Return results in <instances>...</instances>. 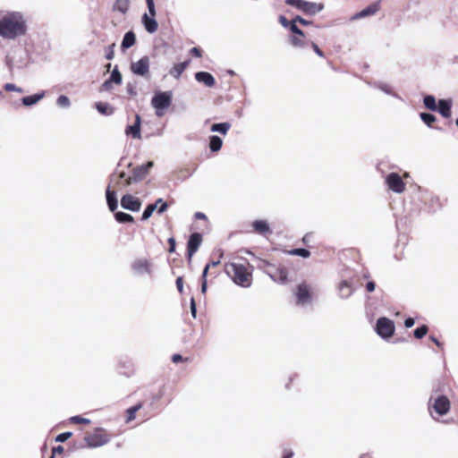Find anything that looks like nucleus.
<instances>
[{"instance_id": "obj_1", "label": "nucleus", "mask_w": 458, "mask_h": 458, "mask_svg": "<svg viewBox=\"0 0 458 458\" xmlns=\"http://www.w3.org/2000/svg\"><path fill=\"white\" fill-rule=\"evenodd\" d=\"M27 24L23 15L12 12L0 18V36L6 39H15L26 34Z\"/></svg>"}, {"instance_id": "obj_2", "label": "nucleus", "mask_w": 458, "mask_h": 458, "mask_svg": "<svg viewBox=\"0 0 458 458\" xmlns=\"http://www.w3.org/2000/svg\"><path fill=\"white\" fill-rule=\"evenodd\" d=\"M173 101V92L157 91L151 99V106L155 109L157 116L161 117L165 114V111L171 106Z\"/></svg>"}, {"instance_id": "obj_3", "label": "nucleus", "mask_w": 458, "mask_h": 458, "mask_svg": "<svg viewBox=\"0 0 458 458\" xmlns=\"http://www.w3.org/2000/svg\"><path fill=\"white\" fill-rule=\"evenodd\" d=\"M227 273L232 275V278L236 284L242 287H249L250 285V275L243 265L232 263Z\"/></svg>"}, {"instance_id": "obj_4", "label": "nucleus", "mask_w": 458, "mask_h": 458, "mask_svg": "<svg viewBox=\"0 0 458 458\" xmlns=\"http://www.w3.org/2000/svg\"><path fill=\"white\" fill-rule=\"evenodd\" d=\"M375 330L381 338L388 339L394 334V323L388 318L381 317L376 322Z\"/></svg>"}, {"instance_id": "obj_5", "label": "nucleus", "mask_w": 458, "mask_h": 458, "mask_svg": "<svg viewBox=\"0 0 458 458\" xmlns=\"http://www.w3.org/2000/svg\"><path fill=\"white\" fill-rule=\"evenodd\" d=\"M84 440L89 447L96 448L107 444L110 439L102 428H98L95 433L86 436Z\"/></svg>"}, {"instance_id": "obj_6", "label": "nucleus", "mask_w": 458, "mask_h": 458, "mask_svg": "<svg viewBox=\"0 0 458 458\" xmlns=\"http://www.w3.org/2000/svg\"><path fill=\"white\" fill-rule=\"evenodd\" d=\"M153 161H148L146 164L136 166L132 171V176H129L126 179V185L129 186L133 182H138L143 180L149 173V170L153 167Z\"/></svg>"}, {"instance_id": "obj_7", "label": "nucleus", "mask_w": 458, "mask_h": 458, "mask_svg": "<svg viewBox=\"0 0 458 458\" xmlns=\"http://www.w3.org/2000/svg\"><path fill=\"white\" fill-rule=\"evenodd\" d=\"M131 71L133 74L143 78L149 77V57L144 55L137 62L131 64Z\"/></svg>"}, {"instance_id": "obj_8", "label": "nucleus", "mask_w": 458, "mask_h": 458, "mask_svg": "<svg viewBox=\"0 0 458 458\" xmlns=\"http://www.w3.org/2000/svg\"><path fill=\"white\" fill-rule=\"evenodd\" d=\"M132 272L136 276L151 275L152 265L147 259H136L131 265Z\"/></svg>"}, {"instance_id": "obj_9", "label": "nucleus", "mask_w": 458, "mask_h": 458, "mask_svg": "<svg viewBox=\"0 0 458 458\" xmlns=\"http://www.w3.org/2000/svg\"><path fill=\"white\" fill-rule=\"evenodd\" d=\"M386 183L389 190L395 193H402L405 189V183L397 173H390L386 177Z\"/></svg>"}, {"instance_id": "obj_10", "label": "nucleus", "mask_w": 458, "mask_h": 458, "mask_svg": "<svg viewBox=\"0 0 458 458\" xmlns=\"http://www.w3.org/2000/svg\"><path fill=\"white\" fill-rule=\"evenodd\" d=\"M202 242V235L199 233H193L190 235L187 242L188 261L191 262L192 256L198 251Z\"/></svg>"}, {"instance_id": "obj_11", "label": "nucleus", "mask_w": 458, "mask_h": 458, "mask_svg": "<svg viewBox=\"0 0 458 458\" xmlns=\"http://www.w3.org/2000/svg\"><path fill=\"white\" fill-rule=\"evenodd\" d=\"M121 206L123 209L137 212L140 209L141 201L131 194H125L121 199Z\"/></svg>"}, {"instance_id": "obj_12", "label": "nucleus", "mask_w": 458, "mask_h": 458, "mask_svg": "<svg viewBox=\"0 0 458 458\" xmlns=\"http://www.w3.org/2000/svg\"><path fill=\"white\" fill-rule=\"evenodd\" d=\"M266 266L271 267V270L267 271V275L271 277L275 282H279L281 284H285L287 281V270L284 267H276L271 265L267 261H263Z\"/></svg>"}, {"instance_id": "obj_13", "label": "nucleus", "mask_w": 458, "mask_h": 458, "mask_svg": "<svg viewBox=\"0 0 458 458\" xmlns=\"http://www.w3.org/2000/svg\"><path fill=\"white\" fill-rule=\"evenodd\" d=\"M450 405L449 399L445 395L441 394L435 399L432 408L438 415L443 416L449 412Z\"/></svg>"}, {"instance_id": "obj_14", "label": "nucleus", "mask_w": 458, "mask_h": 458, "mask_svg": "<svg viewBox=\"0 0 458 458\" xmlns=\"http://www.w3.org/2000/svg\"><path fill=\"white\" fill-rule=\"evenodd\" d=\"M379 9H380L379 2H375V3L368 5L361 11L354 13L352 16H351L350 21H357V20H360L362 18L372 16L375 13H377L379 11Z\"/></svg>"}, {"instance_id": "obj_15", "label": "nucleus", "mask_w": 458, "mask_h": 458, "mask_svg": "<svg viewBox=\"0 0 458 458\" xmlns=\"http://www.w3.org/2000/svg\"><path fill=\"white\" fill-rule=\"evenodd\" d=\"M297 304L298 305H305L311 301V295L310 292V288L306 284H300L297 286V291L295 293Z\"/></svg>"}, {"instance_id": "obj_16", "label": "nucleus", "mask_w": 458, "mask_h": 458, "mask_svg": "<svg viewBox=\"0 0 458 458\" xmlns=\"http://www.w3.org/2000/svg\"><path fill=\"white\" fill-rule=\"evenodd\" d=\"M140 125H141L140 115L136 114L134 123L131 125L126 126L125 131H124L125 134L127 136H131L133 139H140L141 138Z\"/></svg>"}, {"instance_id": "obj_17", "label": "nucleus", "mask_w": 458, "mask_h": 458, "mask_svg": "<svg viewBox=\"0 0 458 458\" xmlns=\"http://www.w3.org/2000/svg\"><path fill=\"white\" fill-rule=\"evenodd\" d=\"M337 291L338 296L343 300H346L352 296L354 289L348 280H342L337 285Z\"/></svg>"}, {"instance_id": "obj_18", "label": "nucleus", "mask_w": 458, "mask_h": 458, "mask_svg": "<svg viewBox=\"0 0 458 458\" xmlns=\"http://www.w3.org/2000/svg\"><path fill=\"white\" fill-rule=\"evenodd\" d=\"M452 105L451 99H439L436 112H438L444 118H449L452 114Z\"/></svg>"}, {"instance_id": "obj_19", "label": "nucleus", "mask_w": 458, "mask_h": 458, "mask_svg": "<svg viewBox=\"0 0 458 458\" xmlns=\"http://www.w3.org/2000/svg\"><path fill=\"white\" fill-rule=\"evenodd\" d=\"M142 24L145 28V30L150 33L153 34L157 30L158 23L155 19V16H152L151 14L148 15V13H144L141 17Z\"/></svg>"}, {"instance_id": "obj_20", "label": "nucleus", "mask_w": 458, "mask_h": 458, "mask_svg": "<svg viewBox=\"0 0 458 458\" xmlns=\"http://www.w3.org/2000/svg\"><path fill=\"white\" fill-rule=\"evenodd\" d=\"M195 80L207 87H213L216 83L214 76L208 72H198L195 73Z\"/></svg>"}, {"instance_id": "obj_21", "label": "nucleus", "mask_w": 458, "mask_h": 458, "mask_svg": "<svg viewBox=\"0 0 458 458\" xmlns=\"http://www.w3.org/2000/svg\"><path fill=\"white\" fill-rule=\"evenodd\" d=\"M106 199L109 209L114 212L118 208V200L114 191L111 190V186L108 185L106 191Z\"/></svg>"}, {"instance_id": "obj_22", "label": "nucleus", "mask_w": 458, "mask_h": 458, "mask_svg": "<svg viewBox=\"0 0 458 458\" xmlns=\"http://www.w3.org/2000/svg\"><path fill=\"white\" fill-rule=\"evenodd\" d=\"M324 9V4L319 3L309 2L306 1L304 4L303 13L306 15H315L320 13Z\"/></svg>"}, {"instance_id": "obj_23", "label": "nucleus", "mask_w": 458, "mask_h": 458, "mask_svg": "<svg viewBox=\"0 0 458 458\" xmlns=\"http://www.w3.org/2000/svg\"><path fill=\"white\" fill-rule=\"evenodd\" d=\"M45 91H40V92H38L34 95H30V96H26V97H23L21 98V103L25 106H31L35 104H37L38 101H40L42 98H44L45 97Z\"/></svg>"}, {"instance_id": "obj_24", "label": "nucleus", "mask_w": 458, "mask_h": 458, "mask_svg": "<svg viewBox=\"0 0 458 458\" xmlns=\"http://www.w3.org/2000/svg\"><path fill=\"white\" fill-rule=\"evenodd\" d=\"M136 42V35L132 30L127 31L122 40L121 48L126 50L131 47Z\"/></svg>"}, {"instance_id": "obj_25", "label": "nucleus", "mask_w": 458, "mask_h": 458, "mask_svg": "<svg viewBox=\"0 0 458 458\" xmlns=\"http://www.w3.org/2000/svg\"><path fill=\"white\" fill-rule=\"evenodd\" d=\"M190 61L182 62L174 64L169 71V74L173 76L174 79H179L182 73L189 65Z\"/></svg>"}, {"instance_id": "obj_26", "label": "nucleus", "mask_w": 458, "mask_h": 458, "mask_svg": "<svg viewBox=\"0 0 458 458\" xmlns=\"http://www.w3.org/2000/svg\"><path fill=\"white\" fill-rule=\"evenodd\" d=\"M223 146V140L217 135H211L208 138V148L211 152H218Z\"/></svg>"}, {"instance_id": "obj_27", "label": "nucleus", "mask_w": 458, "mask_h": 458, "mask_svg": "<svg viewBox=\"0 0 458 458\" xmlns=\"http://www.w3.org/2000/svg\"><path fill=\"white\" fill-rule=\"evenodd\" d=\"M231 128V123L227 122L213 123L210 127L212 132H219L223 135H226Z\"/></svg>"}, {"instance_id": "obj_28", "label": "nucleus", "mask_w": 458, "mask_h": 458, "mask_svg": "<svg viewBox=\"0 0 458 458\" xmlns=\"http://www.w3.org/2000/svg\"><path fill=\"white\" fill-rule=\"evenodd\" d=\"M252 226L256 232L261 234L270 232L269 225L265 220H255L252 223Z\"/></svg>"}, {"instance_id": "obj_29", "label": "nucleus", "mask_w": 458, "mask_h": 458, "mask_svg": "<svg viewBox=\"0 0 458 458\" xmlns=\"http://www.w3.org/2000/svg\"><path fill=\"white\" fill-rule=\"evenodd\" d=\"M374 86H375L377 89H380L381 91H383L384 93H386V94H387V95H390V96H393V97H394V98H396L401 99L400 96H399L397 93H395V92L392 89L391 86H389L388 84L384 83V82H375V83H374Z\"/></svg>"}, {"instance_id": "obj_30", "label": "nucleus", "mask_w": 458, "mask_h": 458, "mask_svg": "<svg viewBox=\"0 0 458 458\" xmlns=\"http://www.w3.org/2000/svg\"><path fill=\"white\" fill-rule=\"evenodd\" d=\"M130 0H115L113 9L125 14L129 9Z\"/></svg>"}, {"instance_id": "obj_31", "label": "nucleus", "mask_w": 458, "mask_h": 458, "mask_svg": "<svg viewBox=\"0 0 458 458\" xmlns=\"http://www.w3.org/2000/svg\"><path fill=\"white\" fill-rule=\"evenodd\" d=\"M114 217H115V220L118 223H121V224L133 223L134 222V218H133V216L131 215H130L128 213H125V212H123V211L115 212L114 213Z\"/></svg>"}, {"instance_id": "obj_32", "label": "nucleus", "mask_w": 458, "mask_h": 458, "mask_svg": "<svg viewBox=\"0 0 458 458\" xmlns=\"http://www.w3.org/2000/svg\"><path fill=\"white\" fill-rule=\"evenodd\" d=\"M423 104L428 110L436 112L437 103L436 101V98L433 95H426L423 98Z\"/></svg>"}, {"instance_id": "obj_33", "label": "nucleus", "mask_w": 458, "mask_h": 458, "mask_svg": "<svg viewBox=\"0 0 458 458\" xmlns=\"http://www.w3.org/2000/svg\"><path fill=\"white\" fill-rule=\"evenodd\" d=\"M420 117L421 121L429 128H431L432 123L437 121V117L431 113L422 112L420 114Z\"/></svg>"}, {"instance_id": "obj_34", "label": "nucleus", "mask_w": 458, "mask_h": 458, "mask_svg": "<svg viewBox=\"0 0 458 458\" xmlns=\"http://www.w3.org/2000/svg\"><path fill=\"white\" fill-rule=\"evenodd\" d=\"M96 108L101 114L107 115L113 113V108H111L107 103L97 102Z\"/></svg>"}, {"instance_id": "obj_35", "label": "nucleus", "mask_w": 458, "mask_h": 458, "mask_svg": "<svg viewBox=\"0 0 458 458\" xmlns=\"http://www.w3.org/2000/svg\"><path fill=\"white\" fill-rule=\"evenodd\" d=\"M290 255L299 256L301 258H309L310 256V251L304 248H295L288 251Z\"/></svg>"}, {"instance_id": "obj_36", "label": "nucleus", "mask_w": 458, "mask_h": 458, "mask_svg": "<svg viewBox=\"0 0 458 458\" xmlns=\"http://www.w3.org/2000/svg\"><path fill=\"white\" fill-rule=\"evenodd\" d=\"M287 29H289V30H290V31H291L292 33H293L294 35H296V36H299V37L303 38L306 37V35H305L304 31H303V30H301L297 26V23L294 21V20H293V19H292L291 23L289 24V26L287 27Z\"/></svg>"}, {"instance_id": "obj_37", "label": "nucleus", "mask_w": 458, "mask_h": 458, "mask_svg": "<svg viewBox=\"0 0 458 458\" xmlns=\"http://www.w3.org/2000/svg\"><path fill=\"white\" fill-rule=\"evenodd\" d=\"M289 40H290L291 45L294 47L304 48L305 47L308 46L307 41L300 38L297 36H292Z\"/></svg>"}, {"instance_id": "obj_38", "label": "nucleus", "mask_w": 458, "mask_h": 458, "mask_svg": "<svg viewBox=\"0 0 458 458\" xmlns=\"http://www.w3.org/2000/svg\"><path fill=\"white\" fill-rule=\"evenodd\" d=\"M157 209V204H148L147 205V207L145 208L143 213H142V216H141V220L145 221V220H148L151 216L152 214L154 213V211Z\"/></svg>"}, {"instance_id": "obj_39", "label": "nucleus", "mask_w": 458, "mask_h": 458, "mask_svg": "<svg viewBox=\"0 0 458 458\" xmlns=\"http://www.w3.org/2000/svg\"><path fill=\"white\" fill-rule=\"evenodd\" d=\"M109 80H110V81H112L113 83H115V84L122 83L123 77H122V74L119 72L117 66H115L114 68V70L112 71Z\"/></svg>"}, {"instance_id": "obj_40", "label": "nucleus", "mask_w": 458, "mask_h": 458, "mask_svg": "<svg viewBox=\"0 0 458 458\" xmlns=\"http://www.w3.org/2000/svg\"><path fill=\"white\" fill-rule=\"evenodd\" d=\"M142 407V404L140 403H137L136 405H133L131 407H130L128 410H127V422L129 421H131L135 419V414L136 412Z\"/></svg>"}, {"instance_id": "obj_41", "label": "nucleus", "mask_w": 458, "mask_h": 458, "mask_svg": "<svg viewBox=\"0 0 458 458\" xmlns=\"http://www.w3.org/2000/svg\"><path fill=\"white\" fill-rule=\"evenodd\" d=\"M428 331V326L422 325L414 330L413 335L417 339H421L427 335Z\"/></svg>"}, {"instance_id": "obj_42", "label": "nucleus", "mask_w": 458, "mask_h": 458, "mask_svg": "<svg viewBox=\"0 0 458 458\" xmlns=\"http://www.w3.org/2000/svg\"><path fill=\"white\" fill-rule=\"evenodd\" d=\"M306 0H285V4L303 12Z\"/></svg>"}, {"instance_id": "obj_43", "label": "nucleus", "mask_w": 458, "mask_h": 458, "mask_svg": "<svg viewBox=\"0 0 458 458\" xmlns=\"http://www.w3.org/2000/svg\"><path fill=\"white\" fill-rule=\"evenodd\" d=\"M154 204H157V213L158 215L163 214L168 208L167 202H165L162 198L157 199Z\"/></svg>"}, {"instance_id": "obj_44", "label": "nucleus", "mask_w": 458, "mask_h": 458, "mask_svg": "<svg viewBox=\"0 0 458 458\" xmlns=\"http://www.w3.org/2000/svg\"><path fill=\"white\" fill-rule=\"evenodd\" d=\"M56 104L60 107L68 108L71 106V101L67 96L61 95L57 98Z\"/></svg>"}, {"instance_id": "obj_45", "label": "nucleus", "mask_w": 458, "mask_h": 458, "mask_svg": "<svg viewBox=\"0 0 458 458\" xmlns=\"http://www.w3.org/2000/svg\"><path fill=\"white\" fill-rule=\"evenodd\" d=\"M72 436V432L66 431V432H64V433H61V434L57 435L56 437H55V441L56 442L64 443L66 440H68Z\"/></svg>"}, {"instance_id": "obj_46", "label": "nucleus", "mask_w": 458, "mask_h": 458, "mask_svg": "<svg viewBox=\"0 0 458 458\" xmlns=\"http://www.w3.org/2000/svg\"><path fill=\"white\" fill-rule=\"evenodd\" d=\"M70 421L72 423H78V424H88L90 422V420L89 419L82 418L79 415L71 417Z\"/></svg>"}, {"instance_id": "obj_47", "label": "nucleus", "mask_w": 458, "mask_h": 458, "mask_svg": "<svg viewBox=\"0 0 458 458\" xmlns=\"http://www.w3.org/2000/svg\"><path fill=\"white\" fill-rule=\"evenodd\" d=\"M4 89L7 91H16V92H19V93H22L23 92V89L20 87H17L15 84L13 83H6L4 86Z\"/></svg>"}, {"instance_id": "obj_48", "label": "nucleus", "mask_w": 458, "mask_h": 458, "mask_svg": "<svg viewBox=\"0 0 458 458\" xmlns=\"http://www.w3.org/2000/svg\"><path fill=\"white\" fill-rule=\"evenodd\" d=\"M294 20V21L297 23H301V25L303 26H309V25H311L313 22L312 21H310V20H306L304 18H302L301 16L300 15H296L294 18H293Z\"/></svg>"}, {"instance_id": "obj_49", "label": "nucleus", "mask_w": 458, "mask_h": 458, "mask_svg": "<svg viewBox=\"0 0 458 458\" xmlns=\"http://www.w3.org/2000/svg\"><path fill=\"white\" fill-rule=\"evenodd\" d=\"M126 91L131 97L137 96V90H136L135 85L133 83H131V82L127 83Z\"/></svg>"}, {"instance_id": "obj_50", "label": "nucleus", "mask_w": 458, "mask_h": 458, "mask_svg": "<svg viewBox=\"0 0 458 458\" xmlns=\"http://www.w3.org/2000/svg\"><path fill=\"white\" fill-rule=\"evenodd\" d=\"M146 4L148 6L149 14H151L152 16H156V8H155L154 0H146Z\"/></svg>"}, {"instance_id": "obj_51", "label": "nucleus", "mask_w": 458, "mask_h": 458, "mask_svg": "<svg viewBox=\"0 0 458 458\" xmlns=\"http://www.w3.org/2000/svg\"><path fill=\"white\" fill-rule=\"evenodd\" d=\"M278 21L279 23L284 27V28H286L289 26V24L291 23V21H288L286 19V17L284 15H280L278 17Z\"/></svg>"}, {"instance_id": "obj_52", "label": "nucleus", "mask_w": 458, "mask_h": 458, "mask_svg": "<svg viewBox=\"0 0 458 458\" xmlns=\"http://www.w3.org/2000/svg\"><path fill=\"white\" fill-rule=\"evenodd\" d=\"M168 244H169L168 251L170 253L174 252L175 251L176 243H175V239L174 237H170L168 239Z\"/></svg>"}, {"instance_id": "obj_53", "label": "nucleus", "mask_w": 458, "mask_h": 458, "mask_svg": "<svg viewBox=\"0 0 458 458\" xmlns=\"http://www.w3.org/2000/svg\"><path fill=\"white\" fill-rule=\"evenodd\" d=\"M191 314L192 316V318H196V315H197V307H196V302H195V300L193 297H191Z\"/></svg>"}, {"instance_id": "obj_54", "label": "nucleus", "mask_w": 458, "mask_h": 458, "mask_svg": "<svg viewBox=\"0 0 458 458\" xmlns=\"http://www.w3.org/2000/svg\"><path fill=\"white\" fill-rule=\"evenodd\" d=\"M175 284H176V287L178 289V292L182 293V291H183V280H182V276L177 277L176 281H175Z\"/></svg>"}, {"instance_id": "obj_55", "label": "nucleus", "mask_w": 458, "mask_h": 458, "mask_svg": "<svg viewBox=\"0 0 458 458\" xmlns=\"http://www.w3.org/2000/svg\"><path fill=\"white\" fill-rule=\"evenodd\" d=\"M310 44H311V47H312V48H313L314 52H315L318 56H320V57H324V53H323V51L318 47V46L316 43H314V42H311Z\"/></svg>"}, {"instance_id": "obj_56", "label": "nucleus", "mask_w": 458, "mask_h": 458, "mask_svg": "<svg viewBox=\"0 0 458 458\" xmlns=\"http://www.w3.org/2000/svg\"><path fill=\"white\" fill-rule=\"evenodd\" d=\"M414 324H415V320L413 318L409 317V318H405V320H404V327L406 328L412 327L414 326Z\"/></svg>"}, {"instance_id": "obj_57", "label": "nucleus", "mask_w": 458, "mask_h": 458, "mask_svg": "<svg viewBox=\"0 0 458 458\" xmlns=\"http://www.w3.org/2000/svg\"><path fill=\"white\" fill-rule=\"evenodd\" d=\"M190 53L195 56V57H201L202 55V52L201 50L199 48V47H192L191 50H190Z\"/></svg>"}, {"instance_id": "obj_58", "label": "nucleus", "mask_w": 458, "mask_h": 458, "mask_svg": "<svg viewBox=\"0 0 458 458\" xmlns=\"http://www.w3.org/2000/svg\"><path fill=\"white\" fill-rule=\"evenodd\" d=\"M112 83H113V82H112V81H110V80H109V79H107V80H106V81H105L103 82V84L101 85V90H108V89L111 88Z\"/></svg>"}, {"instance_id": "obj_59", "label": "nucleus", "mask_w": 458, "mask_h": 458, "mask_svg": "<svg viewBox=\"0 0 458 458\" xmlns=\"http://www.w3.org/2000/svg\"><path fill=\"white\" fill-rule=\"evenodd\" d=\"M293 452L291 449H284L282 458H293Z\"/></svg>"}, {"instance_id": "obj_60", "label": "nucleus", "mask_w": 458, "mask_h": 458, "mask_svg": "<svg viewBox=\"0 0 458 458\" xmlns=\"http://www.w3.org/2000/svg\"><path fill=\"white\" fill-rule=\"evenodd\" d=\"M376 284L373 281H369L366 284V290L369 293L375 290Z\"/></svg>"}, {"instance_id": "obj_61", "label": "nucleus", "mask_w": 458, "mask_h": 458, "mask_svg": "<svg viewBox=\"0 0 458 458\" xmlns=\"http://www.w3.org/2000/svg\"><path fill=\"white\" fill-rule=\"evenodd\" d=\"M64 452V449L62 445L54 446L52 449L53 454H63Z\"/></svg>"}, {"instance_id": "obj_62", "label": "nucleus", "mask_w": 458, "mask_h": 458, "mask_svg": "<svg viewBox=\"0 0 458 458\" xmlns=\"http://www.w3.org/2000/svg\"><path fill=\"white\" fill-rule=\"evenodd\" d=\"M208 289V282L207 279L201 280V287L200 292L202 294H206Z\"/></svg>"}, {"instance_id": "obj_63", "label": "nucleus", "mask_w": 458, "mask_h": 458, "mask_svg": "<svg viewBox=\"0 0 458 458\" xmlns=\"http://www.w3.org/2000/svg\"><path fill=\"white\" fill-rule=\"evenodd\" d=\"M183 360L182 356L179 353H175L172 356V361L174 363H177V362H180Z\"/></svg>"}, {"instance_id": "obj_64", "label": "nucleus", "mask_w": 458, "mask_h": 458, "mask_svg": "<svg viewBox=\"0 0 458 458\" xmlns=\"http://www.w3.org/2000/svg\"><path fill=\"white\" fill-rule=\"evenodd\" d=\"M111 182L114 184V186H117L120 184L121 180L116 177L115 174H113L110 177Z\"/></svg>"}]
</instances>
